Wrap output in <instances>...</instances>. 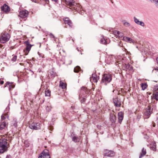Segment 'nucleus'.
I'll use <instances>...</instances> for the list:
<instances>
[{"instance_id":"f257e3e1","label":"nucleus","mask_w":158,"mask_h":158,"mask_svg":"<svg viewBox=\"0 0 158 158\" xmlns=\"http://www.w3.org/2000/svg\"><path fill=\"white\" fill-rule=\"evenodd\" d=\"M90 93V91L86 87H82L81 88L79 98L81 103L85 102L86 100L87 95Z\"/></svg>"},{"instance_id":"f03ea898","label":"nucleus","mask_w":158,"mask_h":158,"mask_svg":"<svg viewBox=\"0 0 158 158\" xmlns=\"http://www.w3.org/2000/svg\"><path fill=\"white\" fill-rule=\"evenodd\" d=\"M8 144L7 139L2 138L0 139V153H3L6 151Z\"/></svg>"},{"instance_id":"7ed1b4c3","label":"nucleus","mask_w":158,"mask_h":158,"mask_svg":"<svg viewBox=\"0 0 158 158\" xmlns=\"http://www.w3.org/2000/svg\"><path fill=\"white\" fill-rule=\"evenodd\" d=\"M112 79V76L109 74H105L103 75L102 80V83H105L106 85L110 83Z\"/></svg>"},{"instance_id":"20e7f679","label":"nucleus","mask_w":158,"mask_h":158,"mask_svg":"<svg viewBox=\"0 0 158 158\" xmlns=\"http://www.w3.org/2000/svg\"><path fill=\"white\" fill-rule=\"evenodd\" d=\"M10 37V36L8 33L3 32L1 34V36L0 38V42L1 43H4L8 41Z\"/></svg>"},{"instance_id":"39448f33","label":"nucleus","mask_w":158,"mask_h":158,"mask_svg":"<svg viewBox=\"0 0 158 158\" xmlns=\"http://www.w3.org/2000/svg\"><path fill=\"white\" fill-rule=\"evenodd\" d=\"M71 9H74L77 11H79V13L80 11H81V14L83 15L84 12V11L83 10L82 8L81 5L79 4H77L74 2L72 6L70 7Z\"/></svg>"},{"instance_id":"423d86ee","label":"nucleus","mask_w":158,"mask_h":158,"mask_svg":"<svg viewBox=\"0 0 158 158\" xmlns=\"http://www.w3.org/2000/svg\"><path fill=\"white\" fill-rule=\"evenodd\" d=\"M25 44L26 46L25 50H24L25 55H27L31 50L32 45L30 44V42L28 41H26L25 42Z\"/></svg>"},{"instance_id":"0eeeda50","label":"nucleus","mask_w":158,"mask_h":158,"mask_svg":"<svg viewBox=\"0 0 158 158\" xmlns=\"http://www.w3.org/2000/svg\"><path fill=\"white\" fill-rule=\"evenodd\" d=\"M50 156L47 150H44L40 155L38 158H50Z\"/></svg>"},{"instance_id":"6e6552de","label":"nucleus","mask_w":158,"mask_h":158,"mask_svg":"<svg viewBox=\"0 0 158 158\" xmlns=\"http://www.w3.org/2000/svg\"><path fill=\"white\" fill-rule=\"evenodd\" d=\"M29 127L32 129L37 130L40 128V124L38 123H33L29 124Z\"/></svg>"},{"instance_id":"1a4fd4ad","label":"nucleus","mask_w":158,"mask_h":158,"mask_svg":"<svg viewBox=\"0 0 158 158\" xmlns=\"http://www.w3.org/2000/svg\"><path fill=\"white\" fill-rule=\"evenodd\" d=\"M152 109H151L150 106L147 107L146 111L144 113V114L146 118H148L149 117L150 115L152 113Z\"/></svg>"},{"instance_id":"9d476101","label":"nucleus","mask_w":158,"mask_h":158,"mask_svg":"<svg viewBox=\"0 0 158 158\" xmlns=\"http://www.w3.org/2000/svg\"><path fill=\"white\" fill-rule=\"evenodd\" d=\"M64 22L65 24H67L69 27L72 28L73 26V24L69 18L65 17L64 19Z\"/></svg>"},{"instance_id":"9b49d317","label":"nucleus","mask_w":158,"mask_h":158,"mask_svg":"<svg viewBox=\"0 0 158 158\" xmlns=\"http://www.w3.org/2000/svg\"><path fill=\"white\" fill-rule=\"evenodd\" d=\"M29 12L26 10H23L20 11L19 16L22 18L27 17L28 15Z\"/></svg>"},{"instance_id":"f8f14e48","label":"nucleus","mask_w":158,"mask_h":158,"mask_svg":"<svg viewBox=\"0 0 158 158\" xmlns=\"http://www.w3.org/2000/svg\"><path fill=\"white\" fill-rule=\"evenodd\" d=\"M62 2L65 3L67 6L71 7L74 2L73 0H61Z\"/></svg>"},{"instance_id":"ddd939ff","label":"nucleus","mask_w":158,"mask_h":158,"mask_svg":"<svg viewBox=\"0 0 158 158\" xmlns=\"http://www.w3.org/2000/svg\"><path fill=\"white\" fill-rule=\"evenodd\" d=\"M99 79V76H98L95 73L92 74V77H90V80L91 81L92 80L93 82L96 83L98 81Z\"/></svg>"},{"instance_id":"4468645a","label":"nucleus","mask_w":158,"mask_h":158,"mask_svg":"<svg viewBox=\"0 0 158 158\" xmlns=\"http://www.w3.org/2000/svg\"><path fill=\"white\" fill-rule=\"evenodd\" d=\"M114 106L117 107H120L121 106V102L117 98L113 99Z\"/></svg>"},{"instance_id":"2eb2a0df","label":"nucleus","mask_w":158,"mask_h":158,"mask_svg":"<svg viewBox=\"0 0 158 158\" xmlns=\"http://www.w3.org/2000/svg\"><path fill=\"white\" fill-rule=\"evenodd\" d=\"M123 113L122 111H120L118 113V122L120 123H121L123 118Z\"/></svg>"},{"instance_id":"dca6fc26","label":"nucleus","mask_w":158,"mask_h":158,"mask_svg":"<svg viewBox=\"0 0 158 158\" xmlns=\"http://www.w3.org/2000/svg\"><path fill=\"white\" fill-rule=\"evenodd\" d=\"M134 20L135 22L137 25H140L142 27H144V23L142 21H139L136 17H134Z\"/></svg>"},{"instance_id":"f3484780","label":"nucleus","mask_w":158,"mask_h":158,"mask_svg":"<svg viewBox=\"0 0 158 158\" xmlns=\"http://www.w3.org/2000/svg\"><path fill=\"white\" fill-rule=\"evenodd\" d=\"M8 125V123L5 121H1L0 123V130H2L6 127Z\"/></svg>"},{"instance_id":"a211bd4d","label":"nucleus","mask_w":158,"mask_h":158,"mask_svg":"<svg viewBox=\"0 0 158 158\" xmlns=\"http://www.w3.org/2000/svg\"><path fill=\"white\" fill-rule=\"evenodd\" d=\"M1 10L5 12H8L10 10L9 7L6 4H4L3 6H2Z\"/></svg>"},{"instance_id":"6ab92c4d","label":"nucleus","mask_w":158,"mask_h":158,"mask_svg":"<svg viewBox=\"0 0 158 158\" xmlns=\"http://www.w3.org/2000/svg\"><path fill=\"white\" fill-rule=\"evenodd\" d=\"M105 155L108 157H112L114 155V153L113 151L110 150L105 153Z\"/></svg>"},{"instance_id":"aec40b11","label":"nucleus","mask_w":158,"mask_h":158,"mask_svg":"<svg viewBox=\"0 0 158 158\" xmlns=\"http://www.w3.org/2000/svg\"><path fill=\"white\" fill-rule=\"evenodd\" d=\"M5 87L7 86L9 87V89L10 90L11 89L13 88L15 86V85L13 84V83L12 82L10 83L7 82L5 84Z\"/></svg>"},{"instance_id":"412c9836","label":"nucleus","mask_w":158,"mask_h":158,"mask_svg":"<svg viewBox=\"0 0 158 158\" xmlns=\"http://www.w3.org/2000/svg\"><path fill=\"white\" fill-rule=\"evenodd\" d=\"M123 40L127 42H129L130 43H134V41L130 38L129 37L125 36L123 38Z\"/></svg>"},{"instance_id":"4be33fe9","label":"nucleus","mask_w":158,"mask_h":158,"mask_svg":"<svg viewBox=\"0 0 158 158\" xmlns=\"http://www.w3.org/2000/svg\"><path fill=\"white\" fill-rule=\"evenodd\" d=\"M146 151L144 148H143L142 152L141 153L139 156V158H142L143 156L146 155Z\"/></svg>"},{"instance_id":"5701e85b","label":"nucleus","mask_w":158,"mask_h":158,"mask_svg":"<svg viewBox=\"0 0 158 158\" xmlns=\"http://www.w3.org/2000/svg\"><path fill=\"white\" fill-rule=\"evenodd\" d=\"M152 97L156 101L158 100V92H154L152 94Z\"/></svg>"},{"instance_id":"b1692460","label":"nucleus","mask_w":158,"mask_h":158,"mask_svg":"<svg viewBox=\"0 0 158 158\" xmlns=\"http://www.w3.org/2000/svg\"><path fill=\"white\" fill-rule=\"evenodd\" d=\"M107 40L105 39L104 37H102L100 40V42L102 44H106L107 43Z\"/></svg>"},{"instance_id":"393cba45","label":"nucleus","mask_w":158,"mask_h":158,"mask_svg":"<svg viewBox=\"0 0 158 158\" xmlns=\"http://www.w3.org/2000/svg\"><path fill=\"white\" fill-rule=\"evenodd\" d=\"M150 148L151 150L155 151L156 150V145L155 143H153L152 144H151Z\"/></svg>"},{"instance_id":"a878e982","label":"nucleus","mask_w":158,"mask_h":158,"mask_svg":"<svg viewBox=\"0 0 158 158\" xmlns=\"http://www.w3.org/2000/svg\"><path fill=\"white\" fill-rule=\"evenodd\" d=\"M72 139L73 141L75 142H79L80 140V139L79 137L76 136H73L72 137Z\"/></svg>"},{"instance_id":"bb28decb","label":"nucleus","mask_w":158,"mask_h":158,"mask_svg":"<svg viewBox=\"0 0 158 158\" xmlns=\"http://www.w3.org/2000/svg\"><path fill=\"white\" fill-rule=\"evenodd\" d=\"M60 86L63 89L65 88L66 87V84L63 83L61 81H60Z\"/></svg>"},{"instance_id":"cd10ccee","label":"nucleus","mask_w":158,"mask_h":158,"mask_svg":"<svg viewBox=\"0 0 158 158\" xmlns=\"http://www.w3.org/2000/svg\"><path fill=\"white\" fill-rule=\"evenodd\" d=\"M110 119L112 123H114L115 122V115H111L110 117Z\"/></svg>"},{"instance_id":"c85d7f7f","label":"nucleus","mask_w":158,"mask_h":158,"mask_svg":"<svg viewBox=\"0 0 158 158\" xmlns=\"http://www.w3.org/2000/svg\"><path fill=\"white\" fill-rule=\"evenodd\" d=\"M6 117L7 118H8V116L7 114H2L1 116V121H4L3 120H5Z\"/></svg>"},{"instance_id":"c756f323","label":"nucleus","mask_w":158,"mask_h":158,"mask_svg":"<svg viewBox=\"0 0 158 158\" xmlns=\"http://www.w3.org/2000/svg\"><path fill=\"white\" fill-rule=\"evenodd\" d=\"M81 68L79 66H77L75 67L74 69V71L75 73H78L80 70Z\"/></svg>"},{"instance_id":"7c9ffc66","label":"nucleus","mask_w":158,"mask_h":158,"mask_svg":"<svg viewBox=\"0 0 158 158\" xmlns=\"http://www.w3.org/2000/svg\"><path fill=\"white\" fill-rule=\"evenodd\" d=\"M51 91L48 89H46L45 91V94L46 96H49L50 95Z\"/></svg>"},{"instance_id":"2f4dec72","label":"nucleus","mask_w":158,"mask_h":158,"mask_svg":"<svg viewBox=\"0 0 158 158\" xmlns=\"http://www.w3.org/2000/svg\"><path fill=\"white\" fill-rule=\"evenodd\" d=\"M141 86L142 89L144 90L147 88V85L146 83H142L141 84Z\"/></svg>"},{"instance_id":"473e14b6","label":"nucleus","mask_w":158,"mask_h":158,"mask_svg":"<svg viewBox=\"0 0 158 158\" xmlns=\"http://www.w3.org/2000/svg\"><path fill=\"white\" fill-rule=\"evenodd\" d=\"M150 1L154 3L156 6L158 7V0H150Z\"/></svg>"},{"instance_id":"72a5a7b5","label":"nucleus","mask_w":158,"mask_h":158,"mask_svg":"<svg viewBox=\"0 0 158 158\" xmlns=\"http://www.w3.org/2000/svg\"><path fill=\"white\" fill-rule=\"evenodd\" d=\"M117 35L116 36H118L119 38H121L123 36V33L120 32L119 31H116Z\"/></svg>"},{"instance_id":"f704fd0d","label":"nucleus","mask_w":158,"mask_h":158,"mask_svg":"<svg viewBox=\"0 0 158 158\" xmlns=\"http://www.w3.org/2000/svg\"><path fill=\"white\" fill-rule=\"evenodd\" d=\"M123 24L125 26L128 27L130 26V24L129 23L125 22V21H123Z\"/></svg>"},{"instance_id":"c9c22d12","label":"nucleus","mask_w":158,"mask_h":158,"mask_svg":"<svg viewBox=\"0 0 158 158\" xmlns=\"http://www.w3.org/2000/svg\"><path fill=\"white\" fill-rule=\"evenodd\" d=\"M52 108V107H51V106H47L46 107V110H47V111L48 112H49L51 110V109Z\"/></svg>"},{"instance_id":"e433bc0d","label":"nucleus","mask_w":158,"mask_h":158,"mask_svg":"<svg viewBox=\"0 0 158 158\" xmlns=\"http://www.w3.org/2000/svg\"><path fill=\"white\" fill-rule=\"evenodd\" d=\"M38 54L39 55L40 57L43 58L44 57V55L42 53H40L39 52H38Z\"/></svg>"},{"instance_id":"4c0bfd02","label":"nucleus","mask_w":158,"mask_h":158,"mask_svg":"<svg viewBox=\"0 0 158 158\" xmlns=\"http://www.w3.org/2000/svg\"><path fill=\"white\" fill-rule=\"evenodd\" d=\"M17 56H13V57L12 58L11 60L13 61H15L17 59Z\"/></svg>"},{"instance_id":"58836bf2","label":"nucleus","mask_w":158,"mask_h":158,"mask_svg":"<svg viewBox=\"0 0 158 158\" xmlns=\"http://www.w3.org/2000/svg\"><path fill=\"white\" fill-rule=\"evenodd\" d=\"M4 83V81L2 80V79L0 78V85H2Z\"/></svg>"},{"instance_id":"ea45409f","label":"nucleus","mask_w":158,"mask_h":158,"mask_svg":"<svg viewBox=\"0 0 158 158\" xmlns=\"http://www.w3.org/2000/svg\"><path fill=\"white\" fill-rule=\"evenodd\" d=\"M17 122L16 121H15V123H14V126L15 127H17Z\"/></svg>"},{"instance_id":"a19ab883","label":"nucleus","mask_w":158,"mask_h":158,"mask_svg":"<svg viewBox=\"0 0 158 158\" xmlns=\"http://www.w3.org/2000/svg\"><path fill=\"white\" fill-rule=\"evenodd\" d=\"M116 31H114V34L116 35V36H117V32Z\"/></svg>"},{"instance_id":"79ce46f5","label":"nucleus","mask_w":158,"mask_h":158,"mask_svg":"<svg viewBox=\"0 0 158 158\" xmlns=\"http://www.w3.org/2000/svg\"><path fill=\"white\" fill-rule=\"evenodd\" d=\"M50 35L51 38H54L55 37V36H54V35L52 33H50Z\"/></svg>"},{"instance_id":"37998d69","label":"nucleus","mask_w":158,"mask_h":158,"mask_svg":"<svg viewBox=\"0 0 158 158\" xmlns=\"http://www.w3.org/2000/svg\"><path fill=\"white\" fill-rule=\"evenodd\" d=\"M11 156L10 155H8L7 156H6V158H11Z\"/></svg>"},{"instance_id":"c03bdc74","label":"nucleus","mask_w":158,"mask_h":158,"mask_svg":"<svg viewBox=\"0 0 158 158\" xmlns=\"http://www.w3.org/2000/svg\"><path fill=\"white\" fill-rule=\"evenodd\" d=\"M103 158H110L105 155Z\"/></svg>"},{"instance_id":"a18cd8bd","label":"nucleus","mask_w":158,"mask_h":158,"mask_svg":"<svg viewBox=\"0 0 158 158\" xmlns=\"http://www.w3.org/2000/svg\"><path fill=\"white\" fill-rule=\"evenodd\" d=\"M118 45L119 46H122L123 45L121 43H120Z\"/></svg>"},{"instance_id":"49530a36","label":"nucleus","mask_w":158,"mask_h":158,"mask_svg":"<svg viewBox=\"0 0 158 158\" xmlns=\"http://www.w3.org/2000/svg\"><path fill=\"white\" fill-rule=\"evenodd\" d=\"M156 60L157 62V63L158 64V57L156 58Z\"/></svg>"},{"instance_id":"de8ad7c7","label":"nucleus","mask_w":158,"mask_h":158,"mask_svg":"<svg viewBox=\"0 0 158 158\" xmlns=\"http://www.w3.org/2000/svg\"><path fill=\"white\" fill-rule=\"evenodd\" d=\"M52 1H54L55 2H56L58 0H52Z\"/></svg>"},{"instance_id":"09e8293b","label":"nucleus","mask_w":158,"mask_h":158,"mask_svg":"<svg viewBox=\"0 0 158 158\" xmlns=\"http://www.w3.org/2000/svg\"><path fill=\"white\" fill-rule=\"evenodd\" d=\"M154 69L155 70H157L158 71V68L157 67V68H155V69Z\"/></svg>"},{"instance_id":"8fccbe9b","label":"nucleus","mask_w":158,"mask_h":158,"mask_svg":"<svg viewBox=\"0 0 158 158\" xmlns=\"http://www.w3.org/2000/svg\"><path fill=\"white\" fill-rule=\"evenodd\" d=\"M155 126H156V124H155V123H154V124H153V127H155Z\"/></svg>"},{"instance_id":"3c124183","label":"nucleus","mask_w":158,"mask_h":158,"mask_svg":"<svg viewBox=\"0 0 158 158\" xmlns=\"http://www.w3.org/2000/svg\"><path fill=\"white\" fill-rule=\"evenodd\" d=\"M31 1H32V2H35V0H31Z\"/></svg>"},{"instance_id":"603ef678","label":"nucleus","mask_w":158,"mask_h":158,"mask_svg":"<svg viewBox=\"0 0 158 158\" xmlns=\"http://www.w3.org/2000/svg\"><path fill=\"white\" fill-rule=\"evenodd\" d=\"M46 2H48L49 0H45Z\"/></svg>"}]
</instances>
